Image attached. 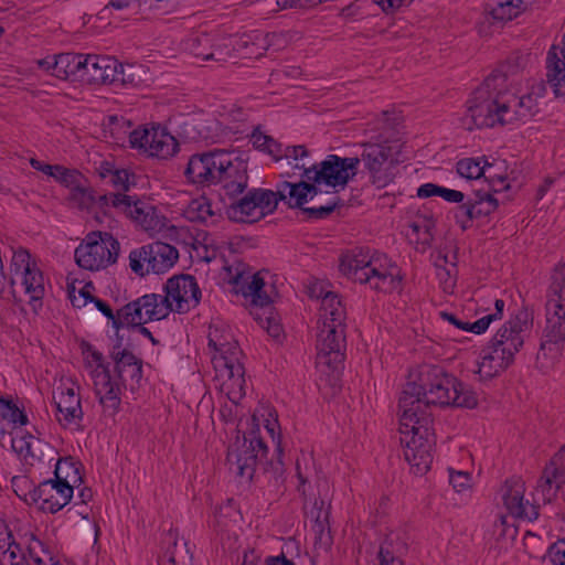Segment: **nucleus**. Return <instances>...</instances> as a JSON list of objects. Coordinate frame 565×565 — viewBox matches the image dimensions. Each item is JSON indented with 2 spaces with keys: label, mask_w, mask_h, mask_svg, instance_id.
Returning a JSON list of instances; mask_svg holds the SVG:
<instances>
[{
  "label": "nucleus",
  "mask_w": 565,
  "mask_h": 565,
  "mask_svg": "<svg viewBox=\"0 0 565 565\" xmlns=\"http://www.w3.org/2000/svg\"><path fill=\"white\" fill-rule=\"evenodd\" d=\"M424 384L420 366L409 371L407 382L398 401L401 411L399 433L404 445V457L415 476L423 475L424 435L420 434L423 415Z\"/></svg>",
  "instance_id": "f257e3e1"
},
{
  "label": "nucleus",
  "mask_w": 565,
  "mask_h": 565,
  "mask_svg": "<svg viewBox=\"0 0 565 565\" xmlns=\"http://www.w3.org/2000/svg\"><path fill=\"white\" fill-rule=\"evenodd\" d=\"M523 67V57H509L475 89L467 102V118L476 128H491L497 124L507 125L502 109L503 88L509 76Z\"/></svg>",
  "instance_id": "f03ea898"
},
{
  "label": "nucleus",
  "mask_w": 565,
  "mask_h": 565,
  "mask_svg": "<svg viewBox=\"0 0 565 565\" xmlns=\"http://www.w3.org/2000/svg\"><path fill=\"white\" fill-rule=\"evenodd\" d=\"M268 454L265 441L252 431L249 436H244L243 443L235 449L230 448L227 452V462L236 466L237 475L253 480L257 470L262 471L269 482L275 486L285 480V463L282 461L284 450L281 440L278 437L276 446V457L270 460H263Z\"/></svg>",
  "instance_id": "7ed1b4c3"
},
{
  "label": "nucleus",
  "mask_w": 565,
  "mask_h": 565,
  "mask_svg": "<svg viewBox=\"0 0 565 565\" xmlns=\"http://www.w3.org/2000/svg\"><path fill=\"white\" fill-rule=\"evenodd\" d=\"M386 263L385 255H370L369 248L356 247L341 256L339 268L354 281L369 284L377 291L391 292L399 281L388 271Z\"/></svg>",
  "instance_id": "20e7f679"
},
{
  "label": "nucleus",
  "mask_w": 565,
  "mask_h": 565,
  "mask_svg": "<svg viewBox=\"0 0 565 565\" xmlns=\"http://www.w3.org/2000/svg\"><path fill=\"white\" fill-rule=\"evenodd\" d=\"M475 408L478 405L476 392L451 374L444 363L426 361V405Z\"/></svg>",
  "instance_id": "39448f33"
},
{
  "label": "nucleus",
  "mask_w": 565,
  "mask_h": 565,
  "mask_svg": "<svg viewBox=\"0 0 565 565\" xmlns=\"http://www.w3.org/2000/svg\"><path fill=\"white\" fill-rule=\"evenodd\" d=\"M361 148L359 159L377 188L386 186L393 180L392 169L406 159V146L401 139L383 138L380 142L362 143Z\"/></svg>",
  "instance_id": "423d86ee"
},
{
  "label": "nucleus",
  "mask_w": 565,
  "mask_h": 565,
  "mask_svg": "<svg viewBox=\"0 0 565 565\" xmlns=\"http://www.w3.org/2000/svg\"><path fill=\"white\" fill-rule=\"evenodd\" d=\"M119 242L106 232H92L76 247V264L87 270H99L117 262Z\"/></svg>",
  "instance_id": "0eeeda50"
},
{
  "label": "nucleus",
  "mask_w": 565,
  "mask_h": 565,
  "mask_svg": "<svg viewBox=\"0 0 565 565\" xmlns=\"http://www.w3.org/2000/svg\"><path fill=\"white\" fill-rule=\"evenodd\" d=\"M178 259L179 252L174 246L157 241L131 250L129 266L135 274L143 277L149 273L168 271Z\"/></svg>",
  "instance_id": "6e6552de"
},
{
  "label": "nucleus",
  "mask_w": 565,
  "mask_h": 565,
  "mask_svg": "<svg viewBox=\"0 0 565 565\" xmlns=\"http://www.w3.org/2000/svg\"><path fill=\"white\" fill-rule=\"evenodd\" d=\"M317 356L318 367H327L339 376L345 359V326L320 324L318 321Z\"/></svg>",
  "instance_id": "1a4fd4ad"
},
{
  "label": "nucleus",
  "mask_w": 565,
  "mask_h": 565,
  "mask_svg": "<svg viewBox=\"0 0 565 565\" xmlns=\"http://www.w3.org/2000/svg\"><path fill=\"white\" fill-rule=\"evenodd\" d=\"M278 189L275 191L262 188L249 190L243 198L230 204L227 214L231 220L243 223L257 222L276 211Z\"/></svg>",
  "instance_id": "9d476101"
},
{
  "label": "nucleus",
  "mask_w": 565,
  "mask_h": 565,
  "mask_svg": "<svg viewBox=\"0 0 565 565\" xmlns=\"http://www.w3.org/2000/svg\"><path fill=\"white\" fill-rule=\"evenodd\" d=\"M533 324L532 315L526 309H520L505 321L489 341L498 349H504L505 355L513 361L522 349L526 333Z\"/></svg>",
  "instance_id": "9b49d317"
},
{
  "label": "nucleus",
  "mask_w": 565,
  "mask_h": 565,
  "mask_svg": "<svg viewBox=\"0 0 565 565\" xmlns=\"http://www.w3.org/2000/svg\"><path fill=\"white\" fill-rule=\"evenodd\" d=\"M533 324L532 315L526 309H520L505 321L489 341L498 349H504L505 355L513 361L522 349L526 333Z\"/></svg>",
  "instance_id": "f8f14e48"
},
{
  "label": "nucleus",
  "mask_w": 565,
  "mask_h": 565,
  "mask_svg": "<svg viewBox=\"0 0 565 565\" xmlns=\"http://www.w3.org/2000/svg\"><path fill=\"white\" fill-rule=\"evenodd\" d=\"M73 489L56 479H47L24 493V502L36 504L45 513H56L67 505L73 498Z\"/></svg>",
  "instance_id": "ddd939ff"
},
{
  "label": "nucleus",
  "mask_w": 565,
  "mask_h": 565,
  "mask_svg": "<svg viewBox=\"0 0 565 565\" xmlns=\"http://www.w3.org/2000/svg\"><path fill=\"white\" fill-rule=\"evenodd\" d=\"M457 204L454 209V217L463 231L471 227L475 220L490 215L499 206L493 193L484 189L475 190L466 194V199Z\"/></svg>",
  "instance_id": "4468645a"
},
{
  "label": "nucleus",
  "mask_w": 565,
  "mask_h": 565,
  "mask_svg": "<svg viewBox=\"0 0 565 565\" xmlns=\"http://www.w3.org/2000/svg\"><path fill=\"white\" fill-rule=\"evenodd\" d=\"M225 150L214 149L190 157L184 175L189 182L200 186L217 184L220 168L223 167Z\"/></svg>",
  "instance_id": "2eb2a0df"
},
{
  "label": "nucleus",
  "mask_w": 565,
  "mask_h": 565,
  "mask_svg": "<svg viewBox=\"0 0 565 565\" xmlns=\"http://www.w3.org/2000/svg\"><path fill=\"white\" fill-rule=\"evenodd\" d=\"M166 296L173 305V311L185 313L201 301V289L194 276L189 274L174 275L163 286Z\"/></svg>",
  "instance_id": "dca6fc26"
},
{
  "label": "nucleus",
  "mask_w": 565,
  "mask_h": 565,
  "mask_svg": "<svg viewBox=\"0 0 565 565\" xmlns=\"http://www.w3.org/2000/svg\"><path fill=\"white\" fill-rule=\"evenodd\" d=\"M359 163V157L341 158L337 154H329L320 162L319 172L315 173L316 183L344 188L358 173Z\"/></svg>",
  "instance_id": "f3484780"
},
{
  "label": "nucleus",
  "mask_w": 565,
  "mask_h": 565,
  "mask_svg": "<svg viewBox=\"0 0 565 565\" xmlns=\"http://www.w3.org/2000/svg\"><path fill=\"white\" fill-rule=\"evenodd\" d=\"M248 158L225 150L223 167L220 168L217 184L231 199L242 194L248 184Z\"/></svg>",
  "instance_id": "a211bd4d"
},
{
  "label": "nucleus",
  "mask_w": 565,
  "mask_h": 565,
  "mask_svg": "<svg viewBox=\"0 0 565 565\" xmlns=\"http://www.w3.org/2000/svg\"><path fill=\"white\" fill-rule=\"evenodd\" d=\"M84 79L92 84H132V78L125 77V67L117 60L108 56L87 55Z\"/></svg>",
  "instance_id": "6ab92c4d"
},
{
  "label": "nucleus",
  "mask_w": 565,
  "mask_h": 565,
  "mask_svg": "<svg viewBox=\"0 0 565 565\" xmlns=\"http://www.w3.org/2000/svg\"><path fill=\"white\" fill-rule=\"evenodd\" d=\"M525 484L519 477L508 479L502 488L503 503L512 516L534 521L539 518V507L524 502Z\"/></svg>",
  "instance_id": "aec40b11"
},
{
  "label": "nucleus",
  "mask_w": 565,
  "mask_h": 565,
  "mask_svg": "<svg viewBox=\"0 0 565 565\" xmlns=\"http://www.w3.org/2000/svg\"><path fill=\"white\" fill-rule=\"evenodd\" d=\"M122 337L117 334L116 344L110 351V356L115 362V373L124 387L128 377L131 384H139L142 377V361L138 359L131 351L122 349Z\"/></svg>",
  "instance_id": "412c9836"
},
{
  "label": "nucleus",
  "mask_w": 565,
  "mask_h": 565,
  "mask_svg": "<svg viewBox=\"0 0 565 565\" xmlns=\"http://www.w3.org/2000/svg\"><path fill=\"white\" fill-rule=\"evenodd\" d=\"M502 97L501 110L505 114L503 117L507 124L526 121L539 111L537 98L531 94L518 97L504 87Z\"/></svg>",
  "instance_id": "4be33fe9"
},
{
  "label": "nucleus",
  "mask_w": 565,
  "mask_h": 565,
  "mask_svg": "<svg viewBox=\"0 0 565 565\" xmlns=\"http://www.w3.org/2000/svg\"><path fill=\"white\" fill-rule=\"evenodd\" d=\"M545 317V341L554 344L563 342L565 340V297L547 298Z\"/></svg>",
  "instance_id": "5701e85b"
},
{
  "label": "nucleus",
  "mask_w": 565,
  "mask_h": 565,
  "mask_svg": "<svg viewBox=\"0 0 565 565\" xmlns=\"http://www.w3.org/2000/svg\"><path fill=\"white\" fill-rule=\"evenodd\" d=\"M565 483V467L558 452L546 463L536 491L542 493L543 502L550 503Z\"/></svg>",
  "instance_id": "b1692460"
},
{
  "label": "nucleus",
  "mask_w": 565,
  "mask_h": 565,
  "mask_svg": "<svg viewBox=\"0 0 565 565\" xmlns=\"http://www.w3.org/2000/svg\"><path fill=\"white\" fill-rule=\"evenodd\" d=\"M479 359L478 373L482 380H491L500 375L514 362L505 355L504 349H498L490 342L481 349Z\"/></svg>",
  "instance_id": "393cba45"
},
{
  "label": "nucleus",
  "mask_w": 565,
  "mask_h": 565,
  "mask_svg": "<svg viewBox=\"0 0 565 565\" xmlns=\"http://www.w3.org/2000/svg\"><path fill=\"white\" fill-rule=\"evenodd\" d=\"M57 393H54L53 401L60 415L57 420L70 425L76 420H82L83 409L81 405V397L75 394L73 387H60Z\"/></svg>",
  "instance_id": "a878e982"
},
{
  "label": "nucleus",
  "mask_w": 565,
  "mask_h": 565,
  "mask_svg": "<svg viewBox=\"0 0 565 565\" xmlns=\"http://www.w3.org/2000/svg\"><path fill=\"white\" fill-rule=\"evenodd\" d=\"M130 211L126 212V216L138 223L146 232L151 235L161 232L166 227L167 218L157 213L151 205H146L138 199L130 202Z\"/></svg>",
  "instance_id": "bb28decb"
},
{
  "label": "nucleus",
  "mask_w": 565,
  "mask_h": 565,
  "mask_svg": "<svg viewBox=\"0 0 565 565\" xmlns=\"http://www.w3.org/2000/svg\"><path fill=\"white\" fill-rule=\"evenodd\" d=\"M275 34L253 31L235 39L233 49L244 58H259L271 44Z\"/></svg>",
  "instance_id": "cd10ccee"
},
{
  "label": "nucleus",
  "mask_w": 565,
  "mask_h": 565,
  "mask_svg": "<svg viewBox=\"0 0 565 565\" xmlns=\"http://www.w3.org/2000/svg\"><path fill=\"white\" fill-rule=\"evenodd\" d=\"M85 66H87V55L71 52L61 53L54 55L53 75L61 79L70 77L84 79Z\"/></svg>",
  "instance_id": "c85d7f7f"
},
{
  "label": "nucleus",
  "mask_w": 565,
  "mask_h": 565,
  "mask_svg": "<svg viewBox=\"0 0 565 565\" xmlns=\"http://www.w3.org/2000/svg\"><path fill=\"white\" fill-rule=\"evenodd\" d=\"M216 350L220 351L221 356L215 359V367H223L224 373H222V376L227 377V381L224 382L223 385H226L230 390L238 388L237 393L242 395V391L245 384L243 364L238 362L234 352L231 354V356H227L225 355L226 351L223 350V348Z\"/></svg>",
  "instance_id": "c756f323"
},
{
  "label": "nucleus",
  "mask_w": 565,
  "mask_h": 565,
  "mask_svg": "<svg viewBox=\"0 0 565 565\" xmlns=\"http://www.w3.org/2000/svg\"><path fill=\"white\" fill-rule=\"evenodd\" d=\"M436 276L445 291H450L456 285L457 265L449 260L448 252L444 248L434 250L430 255ZM456 259V256H452Z\"/></svg>",
  "instance_id": "7c9ffc66"
},
{
  "label": "nucleus",
  "mask_w": 565,
  "mask_h": 565,
  "mask_svg": "<svg viewBox=\"0 0 565 565\" xmlns=\"http://www.w3.org/2000/svg\"><path fill=\"white\" fill-rule=\"evenodd\" d=\"M82 468V462L72 456L58 458L55 463L54 479L74 490L83 483Z\"/></svg>",
  "instance_id": "2f4dec72"
},
{
  "label": "nucleus",
  "mask_w": 565,
  "mask_h": 565,
  "mask_svg": "<svg viewBox=\"0 0 565 565\" xmlns=\"http://www.w3.org/2000/svg\"><path fill=\"white\" fill-rule=\"evenodd\" d=\"M138 300L145 311L143 322L162 320L173 311V305L166 295L147 294L139 297Z\"/></svg>",
  "instance_id": "473e14b6"
},
{
  "label": "nucleus",
  "mask_w": 565,
  "mask_h": 565,
  "mask_svg": "<svg viewBox=\"0 0 565 565\" xmlns=\"http://www.w3.org/2000/svg\"><path fill=\"white\" fill-rule=\"evenodd\" d=\"M345 308L338 294L329 291L322 297L320 324L345 326Z\"/></svg>",
  "instance_id": "72a5a7b5"
},
{
  "label": "nucleus",
  "mask_w": 565,
  "mask_h": 565,
  "mask_svg": "<svg viewBox=\"0 0 565 565\" xmlns=\"http://www.w3.org/2000/svg\"><path fill=\"white\" fill-rule=\"evenodd\" d=\"M185 47L194 56L201 57L202 61H223V51L212 45V39L206 33H196L188 38Z\"/></svg>",
  "instance_id": "f704fd0d"
},
{
  "label": "nucleus",
  "mask_w": 565,
  "mask_h": 565,
  "mask_svg": "<svg viewBox=\"0 0 565 565\" xmlns=\"http://www.w3.org/2000/svg\"><path fill=\"white\" fill-rule=\"evenodd\" d=\"M25 295L29 296V303L32 305L33 310L42 307V299L44 297V278L42 271L33 264V268L19 277Z\"/></svg>",
  "instance_id": "c9c22d12"
},
{
  "label": "nucleus",
  "mask_w": 565,
  "mask_h": 565,
  "mask_svg": "<svg viewBox=\"0 0 565 565\" xmlns=\"http://www.w3.org/2000/svg\"><path fill=\"white\" fill-rule=\"evenodd\" d=\"M163 553L159 557L160 565H178L189 553L186 542L182 545L178 542V532L170 530L162 537Z\"/></svg>",
  "instance_id": "e433bc0d"
},
{
  "label": "nucleus",
  "mask_w": 565,
  "mask_h": 565,
  "mask_svg": "<svg viewBox=\"0 0 565 565\" xmlns=\"http://www.w3.org/2000/svg\"><path fill=\"white\" fill-rule=\"evenodd\" d=\"M179 150V142L177 139L166 131H152L150 138V147L147 148V152L151 157L159 159H168L174 156Z\"/></svg>",
  "instance_id": "4c0bfd02"
},
{
  "label": "nucleus",
  "mask_w": 565,
  "mask_h": 565,
  "mask_svg": "<svg viewBox=\"0 0 565 565\" xmlns=\"http://www.w3.org/2000/svg\"><path fill=\"white\" fill-rule=\"evenodd\" d=\"M277 189L278 199H281V202L290 209H299L301 211L308 202L306 191L301 189V180L298 182L281 181L277 183Z\"/></svg>",
  "instance_id": "58836bf2"
},
{
  "label": "nucleus",
  "mask_w": 565,
  "mask_h": 565,
  "mask_svg": "<svg viewBox=\"0 0 565 565\" xmlns=\"http://www.w3.org/2000/svg\"><path fill=\"white\" fill-rule=\"evenodd\" d=\"M265 281L259 276V274H255L252 276V280L249 282L243 284L239 288V291L245 297H250L252 306H259L260 308H267L268 305L271 303L270 297L264 291Z\"/></svg>",
  "instance_id": "ea45409f"
},
{
  "label": "nucleus",
  "mask_w": 565,
  "mask_h": 565,
  "mask_svg": "<svg viewBox=\"0 0 565 565\" xmlns=\"http://www.w3.org/2000/svg\"><path fill=\"white\" fill-rule=\"evenodd\" d=\"M522 0H490L489 13L497 21H510L521 12Z\"/></svg>",
  "instance_id": "a19ab883"
},
{
  "label": "nucleus",
  "mask_w": 565,
  "mask_h": 565,
  "mask_svg": "<svg viewBox=\"0 0 565 565\" xmlns=\"http://www.w3.org/2000/svg\"><path fill=\"white\" fill-rule=\"evenodd\" d=\"M491 167L484 157L463 158L456 163L457 173L467 180H478L486 174L487 168Z\"/></svg>",
  "instance_id": "79ce46f5"
},
{
  "label": "nucleus",
  "mask_w": 565,
  "mask_h": 565,
  "mask_svg": "<svg viewBox=\"0 0 565 565\" xmlns=\"http://www.w3.org/2000/svg\"><path fill=\"white\" fill-rule=\"evenodd\" d=\"M132 196L127 195L125 193H106V194H97L94 205L96 204L104 211V214H107L106 209L114 207L118 212L126 214L127 211H130L131 207L130 202Z\"/></svg>",
  "instance_id": "37998d69"
},
{
  "label": "nucleus",
  "mask_w": 565,
  "mask_h": 565,
  "mask_svg": "<svg viewBox=\"0 0 565 565\" xmlns=\"http://www.w3.org/2000/svg\"><path fill=\"white\" fill-rule=\"evenodd\" d=\"M39 443L40 440L36 439L32 434L24 431L22 429H19L15 431L14 436L11 440L12 449L28 463L30 462V459L35 458V454L33 451V445L34 443Z\"/></svg>",
  "instance_id": "c03bdc74"
},
{
  "label": "nucleus",
  "mask_w": 565,
  "mask_h": 565,
  "mask_svg": "<svg viewBox=\"0 0 565 565\" xmlns=\"http://www.w3.org/2000/svg\"><path fill=\"white\" fill-rule=\"evenodd\" d=\"M312 531L315 533V546L324 551L330 550L333 540L329 526V512H324L322 516L321 511H319L312 525Z\"/></svg>",
  "instance_id": "a18cd8bd"
},
{
  "label": "nucleus",
  "mask_w": 565,
  "mask_h": 565,
  "mask_svg": "<svg viewBox=\"0 0 565 565\" xmlns=\"http://www.w3.org/2000/svg\"><path fill=\"white\" fill-rule=\"evenodd\" d=\"M0 418L17 426H25L29 423L26 414L11 399L0 396Z\"/></svg>",
  "instance_id": "49530a36"
},
{
  "label": "nucleus",
  "mask_w": 565,
  "mask_h": 565,
  "mask_svg": "<svg viewBox=\"0 0 565 565\" xmlns=\"http://www.w3.org/2000/svg\"><path fill=\"white\" fill-rule=\"evenodd\" d=\"M93 377L97 396L103 394V392H106L108 387L116 388L118 386H124L117 377L116 380L113 377L109 365H102V369H95L93 371Z\"/></svg>",
  "instance_id": "de8ad7c7"
},
{
  "label": "nucleus",
  "mask_w": 565,
  "mask_h": 565,
  "mask_svg": "<svg viewBox=\"0 0 565 565\" xmlns=\"http://www.w3.org/2000/svg\"><path fill=\"white\" fill-rule=\"evenodd\" d=\"M122 387L124 386H118L116 388L108 387L106 392L98 395V401L103 406L104 413L108 416H115L119 412Z\"/></svg>",
  "instance_id": "09e8293b"
},
{
  "label": "nucleus",
  "mask_w": 565,
  "mask_h": 565,
  "mask_svg": "<svg viewBox=\"0 0 565 565\" xmlns=\"http://www.w3.org/2000/svg\"><path fill=\"white\" fill-rule=\"evenodd\" d=\"M440 196L448 203H459L466 199V193L448 189L435 183H426V198Z\"/></svg>",
  "instance_id": "8fccbe9b"
},
{
  "label": "nucleus",
  "mask_w": 565,
  "mask_h": 565,
  "mask_svg": "<svg viewBox=\"0 0 565 565\" xmlns=\"http://www.w3.org/2000/svg\"><path fill=\"white\" fill-rule=\"evenodd\" d=\"M547 298H565V264H557L551 275Z\"/></svg>",
  "instance_id": "3c124183"
},
{
  "label": "nucleus",
  "mask_w": 565,
  "mask_h": 565,
  "mask_svg": "<svg viewBox=\"0 0 565 565\" xmlns=\"http://www.w3.org/2000/svg\"><path fill=\"white\" fill-rule=\"evenodd\" d=\"M186 213L190 221L203 223L215 215L211 202L206 199L192 201Z\"/></svg>",
  "instance_id": "603ef678"
},
{
  "label": "nucleus",
  "mask_w": 565,
  "mask_h": 565,
  "mask_svg": "<svg viewBox=\"0 0 565 565\" xmlns=\"http://www.w3.org/2000/svg\"><path fill=\"white\" fill-rule=\"evenodd\" d=\"M33 264L31 263V255L24 248H19L13 252L11 268L13 271V277H21L24 273L30 271L33 268Z\"/></svg>",
  "instance_id": "864d4df0"
},
{
  "label": "nucleus",
  "mask_w": 565,
  "mask_h": 565,
  "mask_svg": "<svg viewBox=\"0 0 565 565\" xmlns=\"http://www.w3.org/2000/svg\"><path fill=\"white\" fill-rule=\"evenodd\" d=\"M557 47L553 45L546 58V81L555 76H565V60L561 58L556 52Z\"/></svg>",
  "instance_id": "5fc2aeb1"
},
{
  "label": "nucleus",
  "mask_w": 565,
  "mask_h": 565,
  "mask_svg": "<svg viewBox=\"0 0 565 565\" xmlns=\"http://www.w3.org/2000/svg\"><path fill=\"white\" fill-rule=\"evenodd\" d=\"M340 199L334 198L332 201L328 202L326 205H321L318 207H303L301 213L306 215L307 220H323L330 216L334 210L339 206Z\"/></svg>",
  "instance_id": "6e6d98bb"
},
{
  "label": "nucleus",
  "mask_w": 565,
  "mask_h": 565,
  "mask_svg": "<svg viewBox=\"0 0 565 565\" xmlns=\"http://www.w3.org/2000/svg\"><path fill=\"white\" fill-rule=\"evenodd\" d=\"M106 171L109 174L110 182L120 193L129 191L130 185L134 184V182L130 181V178H134L135 175L127 169H109Z\"/></svg>",
  "instance_id": "4d7b16f0"
},
{
  "label": "nucleus",
  "mask_w": 565,
  "mask_h": 565,
  "mask_svg": "<svg viewBox=\"0 0 565 565\" xmlns=\"http://www.w3.org/2000/svg\"><path fill=\"white\" fill-rule=\"evenodd\" d=\"M56 181H58L66 188H70L71 193H73L75 189H77L82 184V182L84 181V177L81 172H78L75 169H67L65 167H62Z\"/></svg>",
  "instance_id": "13d9d810"
},
{
  "label": "nucleus",
  "mask_w": 565,
  "mask_h": 565,
  "mask_svg": "<svg viewBox=\"0 0 565 565\" xmlns=\"http://www.w3.org/2000/svg\"><path fill=\"white\" fill-rule=\"evenodd\" d=\"M504 306V300L497 299L494 301L495 311L493 313L486 315L480 319L476 320L475 328L478 331H482V333H484L493 321L500 320L503 317Z\"/></svg>",
  "instance_id": "bf43d9fd"
},
{
  "label": "nucleus",
  "mask_w": 565,
  "mask_h": 565,
  "mask_svg": "<svg viewBox=\"0 0 565 565\" xmlns=\"http://www.w3.org/2000/svg\"><path fill=\"white\" fill-rule=\"evenodd\" d=\"M449 483L458 493L465 492L471 488V475L466 471H455L449 468Z\"/></svg>",
  "instance_id": "052dcab7"
},
{
  "label": "nucleus",
  "mask_w": 565,
  "mask_h": 565,
  "mask_svg": "<svg viewBox=\"0 0 565 565\" xmlns=\"http://www.w3.org/2000/svg\"><path fill=\"white\" fill-rule=\"evenodd\" d=\"M424 221L417 220V221H411L403 227V235L407 239V242L411 245L415 246V249L419 252V245H420V231L423 227Z\"/></svg>",
  "instance_id": "680f3d73"
},
{
  "label": "nucleus",
  "mask_w": 565,
  "mask_h": 565,
  "mask_svg": "<svg viewBox=\"0 0 565 565\" xmlns=\"http://www.w3.org/2000/svg\"><path fill=\"white\" fill-rule=\"evenodd\" d=\"M71 199L77 202L81 209H89L95 203L96 192L81 184L71 193Z\"/></svg>",
  "instance_id": "e2e57ef3"
},
{
  "label": "nucleus",
  "mask_w": 565,
  "mask_h": 565,
  "mask_svg": "<svg viewBox=\"0 0 565 565\" xmlns=\"http://www.w3.org/2000/svg\"><path fill=\"white\" fill-rule=\"evenodd\" d=\"M262 310H264V315H265V326L262 327L263 329H265L267 331V333L273 337V338H279L280 333H281V326L279 323V321L277 320V318L274 316V308L271 306V303L268 305V309L267 308H260Z\"/></svg>",
  "instance_id": "0e129e2a"
},
{
  "label": "nucleus",
  "mask_w": 565,
  "mask_h": 565,
  "mask_svg": "<svg viewBox=\"0 0 565 565\" xmlns=\"http://www.w3.org/2000/svg\"><path fill=\"white\" fill-rule=\"evenodd\" d=\"M152 137V131L147 129L143 130H134L129 135V143L131 148L135 149H143L147 152V148L150 147V138Z\"/></svg>",
  "instance_id": "69168bd1"
},
{
  "label": "nucleus",
  "mask_w": 565,
  "mask_h": 565,
  "mask_svg": "<svg viewBox=\"0 0 565 565\" xmlns=\"http://www.w3.org/2000/svg\"><path fill=\"white\" fill-rule=\"evenodd\" d=\"M546 556L554 565H565V540H559L552 544L547 550Z\"/></svg>",
  "instance_id": "338daca9"
},
{
  "label": "nucleus",
  "mask_w": 565,
  "mask_h": 565,
  "mask_svg": "<svg viewBox=\"0 0 565 565\" xmlns=\"http://www.w3.org/2000/svg\"><path fill=\"white\" fill-rule=\"evenodd\" d=\"M448 353L444 343L436 341L431 338H426V359L441 360Z\"/></svg>",
  "instance_id": "774afa93"
}]
</instances>
